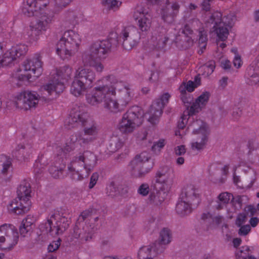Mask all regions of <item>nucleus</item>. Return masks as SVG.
Wrapping results in <instances>:
<instances>
[{"label":"nucleus","instance_id":"nucleus-1","mask_svg":"<svg viewBox=\"0 0 259 259\" xmlns=\"http://www.w3.org/2000/svg\"><path fill=\"white\" fill-rule=\"evenodd\" d=\"M134 96L130 84L109 75L98 80L97 86L86 95V100L92 106L98 107L102 103L107 112L114 114L124 111Z\"/></svg>","mask_w":259,"mask_h":259},{"label":"nucleus","instance_id":"nucleus-2","mask_svg":"<svg viewBox=\"0 0 259 259\" xmlns=\"http://www.w3.org/2000/svg\"><path fill=\"white\" fill-rule=\"evenodd\" d=\"M132 16L139 31L136 27L129 26L124 28L120 33L123 47L127 50L132 49L139 44L142 36L150 31L152 24L149 11L142 5L135 8Z\"/></svg>","mask_w":259,"mask_h":259},{"label":"nucleus","instance_id":"nucleus-3","mask_svg":"<svg viewBox=\"0 0 259 259\" xmlns=\"http://www.w3.org/2000/svg\"><path fill=\"white\" fill-rule=\"evenodd\" d=\"M97 161L96 156L90 151L76 153L68 164V174L73 180L81 181L89 176Z\"/></svg>","mask_w":259,"mask_h":259},{"label":"nucleus","instance_id":"nucleus-4","mask_svg":"<svg viewBox=\"0 0 259 259\" xmlns=\"http://www.w3.org/2000/svg\"><path fill=\"white\" fill-rule=\"evenodd\" d=\"M112 45H116V44H114L111 39L97 41L92 44L82 54L81 60L84 67L92 66L97 72H102L104 65L99 60L106 57Z\"/></svg>","mask_w":259,"mask_h":259},{"label":"nucleus","instance_id":"nucleus-5","mask_svg":"<svg viewBox=\"0 0 259 259\" xmlns=\"http://www.w3.org/2000/svg\"><path fill=\"white\" fill-rule=\"evenodd\" d=\"M174 177V169L169 165H162L157 170L154 181V187L158 192L150 196V200L154 204L158 205L164 200L171 189Z\"/></svg>","mask_w":259,"mask_h":259},{"label":"nucleus","instance_id":"nucleus-6","mask_svg":"<svg viewBox=\"0 0 259 259\" xmlns=\"http://www.w3.org/2000/svg\"><path fill=\"white\" fill-rule=\"evenodd\" d=\"M237 20L236 15L233 13L223 16L221 13L215 12L211 15L209 20H205L204 27L207 30L212 25L217 39L226 41L229 34V29L232 27Z\"/></svg>","mask_w":259,"mask_h":259},{"label":"nucleus","instance_id":"nucleus-7","mask_svg":"<svg viewBox=\"0 0 259 259\" xmlns=\"http://www.w3.org/2000/svg\"><path fill=\"white\" fill-rule=\"evenodd\" d=\"M191 133V139L189 143L193 151H200L206 146L209 135V128L203 120L197 119L191 122L188 127Z\"/></svg>","mask_w":259,"mask_h":259},{"label":"nucleus","instance_id":"nucleus-8","mask_svg":"<svg viewBox=\"0 0 259 259\" xmlns=\"http://www.w3.org/2000/svg\"><path fill=\"white\" fill-rule=\"evenodd\" d=\"M81 41L77 32L72 30L64 32L57 44V54L62 60L69 59L77 51Z\"/></svg>","mask_w":259,"mask_h":259},{"label":"nucleus","instance_id":"nucleus-9","mask_svg":"<svg viewBox=\"0 0 259 259\" xmlns=\"http://www.w3.org/2000/svg\"><path fill=\"white\" fill-rule=\"evenodd\" d=\"M95 72L89 67H79L75 70L70 87V93L75 97L84 94L92 87L95 79Z\"/></svg>","mask_w":259,"mask_h":259},{"label":"nucleus","instance_id":"nucleus-10","mask_svg":"<svg viewBox=\"0 0 259 259\" xmlns=\"http://www.w3.org/2000/svg\"><path fill=\"white\" fill-rule=\"evenodd\" d=\"M69 226L67 218L63 216L59 212L50 214L46 220L44 221L38 227L40 232L47 234L53 237H57L62 235Z\"/></svg>","mask_w":259,"mask_h":259},{"label":"nucleus","instance_id":"nucleus-11","mask_svg":"<svg viewBox=\"0 0 259 259\" xmlns=\"http://www.w3.org/2000/svg\"><path fill=\"white\" fill-rule=\"evenodd\" d=\"M200 202L198 190L194 185L189 184L183 187L180 200L177 204L176 210L181 217H185L192 211V205H197Z\"/></svg>","mask_w":259,"mask_h":259},{"label":"nucleus","instance_id":"nucleus-12","mask_svg":"<svg viewBox=\"0 0 259 259\" xmlns=\"http://www.w3.org/2000/svg\"><path fill=\"white\" fill-rule=\"evenodd\" d=\"M72 69L69 66H64L52 71L53 79L44 86V89L49 95L56 97L62 93L65 89L64 81L67 82L71 78Z\"/></svg>","mask_w":259,"mask_h":259},{"label":"nucleus","instance_id":"nucleus-13","mask_svg":"<svg viewBox=\"0 0 259 259\" xmlns=\"http://www.w3.org/2000/svg\"><path fill=\"white\" fill-rule=\"evenodd\" d=\"M40 58V55L37 53L33 57L25 60L22 69L17 71L15 77L20 81H30L38 78L42 72V63Z\"/></svg>","mask_w":259,"mask_h":259},{"label":"nucleus","instance_id":"nucleus-14","mask_svg":"<svg viewBox=\"0 0 259 259\" xmlns=\"http://www.w3.org/2000/svg\"><path fill=\"white\" fill-rule=\"evenodd\" d=\"M143 116L140 107H133L123 115L118 124V129L123 134L132 133L143 123Z\"/></svg>","mask_w":259,"mask_h":259},{"label":"nucleus","instance_id":"nucleus-15","mask_svg":"<svg viewBox=\"0 0 259 259\" xmlns=\"http://www.w3.org/2000/svg\"><path fill=\"white\" fill-rule=\"evenodd\" d=\"M50 0H27L22 9V13L27 17H31L39 11L45 10ZM54 8L56 10H62L67 7L72 0H54Z\"/></svg>","mask_w":259,"mask_h":259},{"label":"nucleus","instance_id":"nucleus-16","mask_svg":"<svg viewBox=\"0 0 259 259\" xmlns=\"http://www.w3.org/2000/svg\"><path fill=\"white\" fill-rule=\"evenodd\" d=\"M40 96L36 92L25 90L15 95L13 103L18 108L29 110L36 108Z\"/></svg>","mask_w":259,"mask_h":259},{"label":"nucleus","instance_id":"nucleus-17","mask_svg":"<svg viewBox=\"0 0 259 259\" xmlns=\"http://www.w3.org/2000/svg\"><path fill=\"white\" fill-rule=\"evenodd\" d=\"M170 97L168 93L161 94L145 114V118L151 124L156 125L159 122L163 109L168 104Z\"/></svg>","mask_w":259,"mask_h":259},{"label":"nucleus","instance_id":"nucleus-18","mask_svg":"<svg viewBox=\"0 0 259 259\" xmlns=\"http://www.w3.org/2000/svg\"><path fill=\"white\" fill-rule=\"evenodd\" d=\"M153 166L154 162L151 159L150 153L147 152H143L137 155L129 165L130 168L138 177H142L150 172Z\"/></svg>","mask_w":259,"mask_h":259},{"label":"nucleus","instance_id":"nucleus-19","mask_svg":"<svg viewBox=\"0 0 259 259\" xmlns=\"http://www.w3.org/2000/svg\"><path fill=\"white\" fill-rule=\"evenodd\" d=\"M19 240V233L13 225H1V249L9 250L15 246Z\"/></svg>","mask_w":259,"mask_h":259},{"label":"nucleus","instance_id":"nucleus-20","mask_svg":"<svg viewBox=\"0 0 259 259\" xmlns=\"http://www.w3.org/2000/svg\"><path fill=\"white\" fill-rule=\"evenodd\" d=\"M201 25V23L197 19H194L189 24L186 25L183 30V33L186 35H189L192 34L193 30L192 28L194 30H199V47L200 50L198 51L199 53H202L203 50L205 49L206 46L207 41V35L206 30H205L204 27L202 28L199 27Z\"/></svg>","mask_w":259,"mask_h":259},{"label":"nucleus","instance_id":"nucleus-21","mask_svg":"<svg viewBox=\"0 0 259 259\" xmlns=\"http://www.w3.org/2000/svg\"><path fill=\"white\" fill-rule=\"evenodd\" d=\"M31 205V201H25L17 197L10 201L7 205V207L9 213L21 215L30 210Z\"/></svg>","mask_w":259,"mask_h":259},{"label":"nucleus","instance_id":"nucleus-22","mask_svg":"<svg viewBox=\"0 0 259 259\" xmlns=\"http://www.w3.org/2000/svg\"><path fill=\"white\" fill-rule=\"evenodd\" d=\"M88 115L79 107L72 109L69 116L66 119L65 123L69 128L74 127L77 123L83 124L87 121Z\"/></svg>","mask_w":259,"mask_h":259},{"label":"nucleus","instance_id":"nucleus-23","mask_svg":"<svg viewBox=\"0 0 259 259\" xmlns=\"http://www.w3.org/2000/svg\"><path fill=\"white\" fill-rule=\"evenodd\" d=\"M49 25L40 19L37 23H31L27 28V30L31 32V33L28 32V34L29 36V42L31 44L36 42L39 39L40 32L46 31L49 28Z\"/></svg>","mask_w":259,"mask_h":259},{"label":"nucleus","instance_id":"nucleus-24","mask_svg":"<svg viewBox=\"0 0 259 259\" xmlns=\"http://www.w3.org/2000/svg\"><path fill=\"white\" fill-rule=\"evenodd\" d=\"M14 150L18 152V154L15 153L18 160L21 162L28 161L32 157L34 151L32 146L28 144H18L16 146Z\"/></svg>","mask_w":259,"mask_h":259},{"label":"nucleus","instance_id":"nucleus-25","mask_svg":"<svg viewBox=\"0 0 259 259\" xmlns=\"http://www.w3.org/2000/svg\"><path fill=\"white\" fill-rule=\"evenodd\" d=\"M164 249H157L154 245L144 246L141 247L138 252V259H154L159 253L163 252Z\"/></svg>","mask_w":259,"mask_h":259},{"label":"nucleus","instance_id":"nucleus-26","mask_svg":"<svg viewBox=\"0 0 259 259\" xmlns=\"http://www.w3.org/2000/svg\"><path fill=\"white\" fill-rule=\"evenodd\" d=\"M1 181L7 182L12 177V159L5 155H1Z\"/></svg>","mask_w":259,"mask_h":259},{"label":"nucleus","instance_id":"nucleus-27","mask_svg":"<svg viewBox=\"0 0 259 259\" xmlns=\"http://www.w3.org/2000/svg\"><path fill=\"white\" fill-rule=\"evenodd\" d=\"M195 120L190 115L188 111H185L181 117V121L178 124V128L175 131V135L182 139L187 134V130L185 128L186 125L188 124V126L191 122Z\"/></svg>","mask_w":259,"mask_h":259},{"label":"nucleus","instance_id":"nucleus-28","mask_svg":"<svg viewBox=\"0 0 259 259\" xmlns=\"http://www.w3.org/2000/svg\"><path fill=\"white\" fill-rule=\"evenodd\" d=\"M250 84L259 85V55L248 69Z\"/></svg>","mask_w":259,"mask_h":259},{"label":"nucleus","instance_id":"nucleus-29","mask_svg":"<svg viewBox=\"0 0 259 259\" xmlns=\"http://www.w3.org/2000/svg\"><path fill=\"white\" fill-rule=\"evenodd\" d=\"M209 97V93L205 92L203 93L196 100L195 102L191 106L190 109L187 110L190 115L197 112L200 111L207 103Z\"/></svg>","mask_w":259,"mask_h":259},{"label":"nucleus","instance_id":"nucleus-30","mask_svg":"<svg viewBox=\"0 0 259 259\" xmlns=\"http://www.w3.org/2000/svg\"><path fill=\"white\" fill-rule=\"evenodd\" d=\"M1 67L11 66L14 64L16 59L10 49H3L1 47Z\"/></svg>","mask_w":259,"mask_h":259},{"label":"nucleus","instance_id":"nucleus-31","mask_svg":"<svg viewBox=\"0 0 259 259\" xmlns=\"http://www.w3.org/2000/svg\"><path fill=\"white\" fill-rule=\"evenodd\" d=\"M65 167V162L62 157L56 158L54 165H51L49 168L51 175L55 178L62 177V171Z\"/></svg>","mask_w":259,"mask_h":259},{"label":"nucleus","instance_id":"nucleus-32","mask_svg":"<svg viewBox=\"0 0 259 259\" xmlns=\"http://www.w3.org/2000/svg\"><path fill=\"white\" fill-rule=\"evenodd\" d=\"M233 199V197L231 194L227 192L222 193L218 196L216 201L212 202L211 205L217 209H221L226 206Z\"/></svg>","mask_w":259,"mask_h":259},{"label":"nucleus","instance_id":"nucleus-33","mask_svg":"<svg viewBox=\"0 0 259 259\" xmlns=\"http://www.w3.org/2000/svg\"><path fill=\"white\" fill-rule=\"evenodd\" d=\"M31 192L29 184L27 182H23L18 188L17 197L20 200L25 201H31Z\"/></svg>","mask_w":259,"mask_h":259},{"label":"nucleus","instance_id":"nucleus-34","mask_svg":"<svg viewBox=\"0 0 259 259\" xmlns=\"http://www.w3.org/2000/svg\"><path fill=\"white\" fill-rule=\"evenodd\" d=\"M172 240V235L170 230L167 228H162L159 233L158 242L161 246H167Z\"/></svg>","mask_w":259,"mask_h":259},{"label":"nucleus","instance_id":"nucleus-35","mask_svg":"<svg viewBox=\"0 0 259 259\" xmlns=\"http://www.w3.org/2000/svg\"><path fill=\"white\" fill-rule=\"evenodd\" d=\"M244 164L245 163L242 161L232 163L225 165L223 167V170L225 174H227L230 170L233 173L234 182L237 184L240 180L239 177L235 175V171L238 168L243 166Z\"/></svg>","mask_w":259,"mask_h":259},{"label":"nucleus","instance_id":"nucleus-36","mask_svg":"<svg viewBox=\"0 0 259 259\" xmlns=\"http://www.w3.org/2000/svg\"><path fill=\"white\" fill-rule=\"evenodd\" d=\"M122 3L120 0H101V4L103 6L108 10L113 11L119 10L122 5Z\"/></svg>","mask_w":259,"mask_h":259},{"label":"nucleus","instance_id":"nucleus-37","mask_svg":"<svg viewBox=\"0 0 259 259\" xmlns=\"http://www.w3.org/2000/svg\"><path fill=\"white\" fill-rule=\"evenodd\" d=\"M95 139L92 136L84 133V132H83L76 137L75 141H74L73 139L72 140L73 142H75L76 144H79L81 146H85L89 143L93 141Z\"/></svg>","mask_w":259,"mask_h":259},{"label":"nucleus","instance_id":"nucleus-38","mask_svg":"<svg viewBox=\"0 0 259 259\" xmlns=\"http://www.w3.org/2000/svg\"><path fill=\"white\" fill-rule=\"evenodd\" d=\"M123 146V142L117 137L114 136L111 138L109 140L108 150L110 152L113 153L120 149Z\"/></svg>","mask_w":259,"mask_h":259},{"label":"nucleus","instance_id":"nucleus-39","mask_svg":"<svg viewBox=\"0 0 259 259\" xmlns=\"http://www.w3.org/2000/svg\"><path fill=\"white\" fill-rule=\"evenodd\" d=\"M16 59L25 55L28 51V47L24 44H19L11 48Z\"/></svg>","mask_w":259,"mask_h":259},{"label":"nucleus","instance_id":"nucleus-40","mask_svg":"<svg viewBox=\"0 0 259 259\" xmlns=\"http://www.w3.org/2000/svg\"><path fill=\"white\" fill-rule=\"evenodd\" d=\"M167 1H166V6L164 8H162L159 12L161 19L165 22L170 23L172 22L174 20H168L169 17H171L170 16L172 12V9L170 8L169 5L167 3Z\"/></svg>","mask_w":259,"mask_h":259},{"label":"nucleus","instance_id":"nucleus-41","mask_svg":"<svg viewBox=\"0 0 259 259\" xmlns=\"http://www.w3.org/2000/svg\"><path fill=\"white\" fill-rule=\"evenodd\" d=\"M215 68V63L213 61H210L207 63L205 65L200 68L201 71H203V75L208 76L211 74Z\"/></svg>","mask_w":259,"mask_h":259},{"label":"nucleus","instance_id":"nucleus-42","mask_svg":"<svg viewBox=\"0 0 259 259\" xmlns=\"http://www.w3.org/2000/svg\"><path fill=\"white\" fill-rule=\"evenodd\" d=\"M201 81L200 78L198 75L196 76L194 81L189 80L188 82H186V85L187 87V91L188 92H193L195 88H197L198 86L200 85Z\"/></svg>","mask_w":259,"mask_h":259},{"label":"nucleus","instance_id":"nucleus-43","mask_svg":"<svg viewBox=\"0 0 259 259\" xmlns=\"http://www.w3.org/2000/svg\"><path fill=\"white\" fill-rule=\"evenodd\" d=\"M78 229L77 231H75V234L74 235V237L76 238H79L81 240L88 241L89 239H91L93 235L92 231H89L88 232H86V230H85L83 232H78Z\"/></svg>","mask_w":259,"mask_h":259},{"label":"nucleus","instance_id":"nucleus-44","mask_svg":"<svg viewBox=\"0 0 259 259\" xmlns=\"http://www.w3.org/2000/svg\"><path fill=\"white\" fill-rule=\"evenodd\" d=\"M165 143L164 139H159L158 141L154 142L151 148L152 151L156 154L160 153L161 149L164 147Z\"/></svg>","mask_w":259,"mask_h":259},{"label":"nucleus","instance_id":"nucleus-45","mask_svg":"<svg viewBox=\"0 0 259 259\" xmlns=\"http://www.w3.org/2000/svg\"><path fill=\"white\" fill-rule=\"evenodd\" d=\"M83 132H84V133L96 139L97 136L98 130L97 126L93 123L89 126L84 127Z\"/></svg>","mask_w":259,"mask_h":259},{"label":"nucleus","instance_id":"nucleus-46","mask_svg":"<svg viewBox=\"0 0 259 259\" xmlns=\"http://www.w3.org/2000/svg\"><path fill=\"white\" fill-rule=\"evenodd\" d=\"M168 4L169 5L171 9H172L171 14H170L171 17H169L168 20H175V17L179 13L180 5L179 3L177 2H173L171 3Z\"/></svg>","mask_w":259,"mask_h":259},{"label":"nucleus","instance_id":"nucleus-47","mask_svg":"<svg viewBox=\"0 0 259 259\" xmlns=\"http://www.w3.org/2000/svg\"><path fill=\"white\" fill-rule=\"evenodd\" d=\"M179 90L181 93V99H182L183 102L185 104L188 103L189 102V100L191 101V99L190 97H189V98L188 99H187L185 97V95L186 94V91H187L186 82H184L181 84V85L180 86V87L179 88Z\"/></svg>","mask_w":259,"mask_h":259},{"label":"nucleus","instance_id":"nucleus-48","mask_svg":"<svg viewBox=\"0 0 259 259\" xmlns=\"http://www.w3.org/2000/svg\"><path fill=\"white\" fill-rule=\"evenodd\" d=\"M36 221V217L33 214L27 215L21 222L22 224H25L32 229L31 226Z\"/></svg>","mask_w":259,"mask_h":259},{"label":"nucleus","instance_id":"nucleus-49","mask_svg":"<svg viewBox=\"0 0 259 259\" xmlns=\"http://www.w3.org/2000/svg\"><path fill=\"white\" fill-rule=\"evenodd\" d=\"M61 244V239L57 238L56 240L51 242L48 246V250L49 252H53L58 249Z\"/></svg>","mask_w":259,"mask_h":259},{"label":"nucleus","instance_id":"nucleus-50","mask_svg":"<svg viewBox=\"0 0 259 259\" xmlns=\"http://www.w3.org/2000/svg\"><path fill=\"white\" fill-rule=\"evenodd\" d=\"M31 230V228L25 226V224L21 223L19 227V231L22 237H26Z\"/></svg>","mask_w":259,"mask_h":259},{"label":"nucleus","instance_id":"nucleus-51","mask_svg":"<svg viewBox=\"0 0 259 259\" xmlns=\"http://www.w3.org/2000/svg\"><path fill=\"white\" fill-rule=\"evenodd\" d=\"M138 193L143 196L148 195L149 192V187L147 184H143L140 186L137 190Z\"/></svg>","mask_w":259,"mask_h":259},{"label":"nucleus","instance_id":"nucleus-52","mask_svg":"<svg viewBox=\"0 0 259 259\" xmlns=\"http://www.w3.org/2000/svg\"><path fill=\"white\" fill-rule=\"evenodd\" d=\"M244 248V251L242 250H238L236 253V259H246L248 255V251L249 247L245 246Z\"/></svg>","mask_w":259,"mask_h":259},{"label":"nucleus","instance_id":"nucleus-53","mask_svg":"<svg viewBox=\"0 0 259 259\" xmlns=\"http://www.w3.org/2000/svg\"><path fill=\"white\" fill-rule=\"evenodd\" d=\"M34 172L38 174L43 171L44 169V164L41 163L40 160H36L34 164Z\"/></svg>","mask_w":259,"mask_h":259},{"label":"nucleus","instance_id":"nucleus-54","mask_svg":"<svg viewBox=\"0 0 259 259\" xmlns=\"http://www.w3.org/2000/svg\"><path fill=\"white\" fill-rule=\"evenodd\" d=\"M39 19L42 20L44 22H46V23H47L49 25L53 21V16L46 13H45L41 15Z\"/></svg>","mask_w":259,"mask_h":259},{"label":"nucleus","instance_id":"nucleus-55","mask_svg":"<svg viewBox=\"0 0 259 259\" xmlns=\"http://www.w3.org/2000/svg\"><path fill=\"white\" fill-rule=\"evenodd\" d=\"M99 178V174L97 172H94L92 175L90 179V182L89 187L90 189L93 188L96 184Z\"/></svg>","mask_w":259,"mask_h":259},{"label":"nucleus","instance_id":"nucleus-56","mask_svg":"<svg viewBox=\"0 0 259 259\" xmlns=\"http://www.w3.org/2000/svg\"><path fill=\"white\" fill-rule=\"evenodd\" d=\"M246 219V215L244 213L239 214L236 219V223L238 226H240L245 222Z\"/></svg>","mask_w":259,"mask_h":259},{"label":"nucleus","instance_id":"nucleus-57","mask_svg":"<svg viewBox=\"0 0 259 259\" xmlns=\"http://www.w3.org/2000/svg\"><path fill=\"white\" fill-rule=\"evenodd\" d=\"M243 64L241 57L239 55H236L233 60L234 66L237 68H240Z\"/></svg>","mask_w":259,"mask_h":259},{"label":"nucleus","instance_id":"nucleus-58","mask_svg":"<svg viewBox=\"0 0 259 259\" xmlns=\"http://www.w3.org/2000/svg\"><path fill=\"white\" fill-rule=\"evenodd\" d=\"M250 231V227L249 225L242 226L239 231V234L240 235H246Z\"/></svg>","mask_w":259,"mask_h":259},{"label":"nucleus","instance_id":"nucleus-59","mask_svg":"<svg viewBox=\"0 0 259 259\" xmlns=\"http://www.w3.org/2000/svg\"><path fill=\"white\" fill-rule=\"evenodd\" d=\"M221 65L224 69H229L231 68V64L228 60L223 59L221 61Z\"/></svg>","mask_w":259,"mask_h":259},{"label":"nucleus","instance_id":"nucleus-60","mask_svg":"<svg viewBox=\"0 0 259 259\" xmlns=\"http://www.w3.org/2000/svg\"><path fill=\"white\" fill-rule=\"evenodd\" d=\"M175 152L177 155H181L186 152L185 147L184 145L178 146L175 148Z\"/></svg>","mask_w":259,"mask_h":259},{"label":"nucleus","instance_id":"nucleus-61","mask_svg":"<svg viewBox=\"0 0 259 259\" xmlns=\"http://www.w3.org/2000/svg\"><path fill=\"white\" fill-rule=\"evenodd\" d=\"M65 18L66 20L71 21L75 18L74 13L72 11H69L65 14Z\"/></svg>","mask_w":259,"mask_h":259},{"label":"nucleus","instance_id":"nucleus-62","mask_svg":"<svg viewBox=\"0 0 259 259\" xmlns=\"http://www.w3.org/2000/svg\"><path fill=\"white\" fill-rule=\"evenodd\" d=\"M225 41H222L221 40H219V39H216V42L217 46L219 48H221L223 49L224 48H226L227 46V45Z\"/></svg>","mask_w":259,"mask_h":259},{"label":"nucleus","instance_id":"nucleus-63","mask_svg":"<svg viewBox=\"0 0 259 259\" xmlns=\"http://www.w3.org/2000/svg\"><path fill=\"white\" fill-rule=\"evenodd\" d=\"M227 82L228 78L226 77H223L219 81V84L221 87L225 88L227 84Z\"/></svg>","mask_w":259,"mask_h":259},{"label":"nucleus","instance_id":"nucleus-64","mask_svg":"<svg viewBox=\"0 0 259 259\" xmlns=\"http://www.w3.org/2000/svg\"><path fill=\"white\" fill-rule=\"evenodd\" d=\"M104 259H132V257L130 256H127L124 257H119V256H105Z\"/></svg>","mask_w":259,"mask_h":259}]
</instances>
